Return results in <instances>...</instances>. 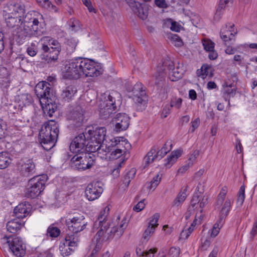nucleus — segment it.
<instances>
[{
  "instance_id": "obj_47",
  "label": "nucleus",
  "mask_w": 257,
  "mask_h": 257,
  "mask_svg": "<svg viewBox=\"0 0 257 257\" xmlns=\"http://www.w3.org/2000/svg\"><path fill=\"white\" fill-rule=\"evenodd\" d=\"M60 230L53 225H50L47 230V234L51 237H57L60 234Z\"/></svg>"
},
{
  "instance_id": "obj_50",
  "label": "nucleus",
  "mask_w": 257,
  "mask_h": 257,
  "mask_svg": "<svg viewBox=\"0 0 257 257\" xmlns=\"http://www.w3.org/2000/svg\"><path fill=\"white\" fill-rule=\"evenodd\" d=\"M187 195L185 192H180L174 201V205L178 206L183 203L186 198Z\"/></svg>"
},
{
  "instance_id": "obj_3",
  "label": "nucleus",
  "mask_w": 257,
  "mask_h": 257,
  "mask_svg": "<svg viewBox=\"0 0 257 257\" xmlns=\"http://www.w3.org/2000/svg\"><path fill=\"white\" fill-rule=\"evenodd\" d=\"M59 133V124L51 120L46 122L39 132V141L43 149L49 151L55 145Z\"/></svg>"
},
{
  "instance_id": "obj_58",
  "label": "nucleus",
  "mask_w": 257,
  "mask_h": 257,
  "mask_svg": "<svg viewBox=\"0 0 257 257\" xmlns=\"http://www.w3.org/2000/svg\"><path fill=\"white\" fill-rule=\"evenodd\" d=\"M227 192V188L224 186L222 188L218 196L217 202L218 203H222L224 201L225 196Z\"/></svg>"
},
{
  "instance_id": "obj_29",
  "label": "nucleus",
  "mask_w": 257,
  "mask_h": 257,
  "mask_svg": "<svg viewBox=\"0 0 257 257\" xmlns=\"http://www.w3.org/2000/svg\"><path fill=\"white\" fill-rule=\"evenodd\" d=\"M185 72L182 64H178V66L169 73V78L172 81H176L181 79Z\"/></svg>"
},
{
  "instance_id": "obj_45",
  "label": "nucleus",
  "mask_w": 257,
  "mask_h": 257,
  "mask_svg": "<svg viewBox=\"0 0 257 257\" xmlns=\"http://www.w3.org/2000/svg\"><path fill=\"white\" fill-rule=\"evenodd\" d=\"M161 65L158 66L161 67V68H164L165 69L167 68L170 71H173V69H175L174 62L171 61L169 57L163 59L162 60Z\"/></svg>"
},
{
  "instance_id": "obj_19",
  "label": "nucleus",
  "mask_w": 257,
  "mask_h": 257,
  "mask_svg": "<svg viewBox=\"0 0 257 257\" xmlns=\"http://www.w3.org/2000/svg\"><path fill=\"white\" fill-rule=\"evenodd\" d=\"M102 191V188L98 186V183H90L85 189V194L88 200L93 201L100 196Z\"/></svg>"
},
{
  "instance_id": "obj_49",
  "label": "nucleus",
  "mask_w": 257,
  "mask_h": 257,
  "mask_svg": "<svg viewBox=\"0 0 257 257\" xmlns=\"http://www.w3.org/2000/svg\"><path fill=\"white\" fill-rule=\"evenodd\" d=\"M38 46L35 43H32L27 49V54L31 57L35 56L38 53Z\"/></svg>"
},
{
  "instance_id": "obj_17",
  "label": "nucleus",
  "mask_w": 257,
  "mask_h": 257,
  "mask_svg": "<svg viewBox=\"0 0 257 257\" xmlns=\"http://www.w3.org/2000/svg\"><path fill=\"white\" fill-rule=\"evenodd\" d=\"M46 32V28L43 27L41 24L39 23L34 24L32 25V28H29L24 33L21 34L20 32H18L17 36L18 37H21L22 38H24L27 36H40Z\"/></svg>"
},
{
  "instance_id": "obj_55",
  "label": "nucleus",
  "mask_w": 257,
  "mask_h": 257,
  "mask_svg": "<svg viewBox=\"0 0 257 257\" xmlns=\"http://www.w3.org/2000/svg\"><path fill=\"white\" fill-rule=\"evenodd\" d=\"M39 5L45 9H50L55 7L54 6L49 0H36Z\"/></svg>"
},
{
  "instance_id": "obj_23",
  "label": "nucleus",
  "mask_w": 257,
  "mask_h": 257,
  "mask_svg": "<svg viewBox=\"0 0 257 257\" xmlns=\"http://www.w3.org/2000/svg\"><path fill=\"white\" fill-rule=\"evenodd\" d=\"M88 143L85 148V152L91 153L97 152L98 154H103V149L101 147L102 145L97 141H93L87 138Z\"/></svg>"
},
{
  "instance_id": "obj_52",
  "label": "nucleus",
  "mask_w": 257,
  "mask_h": 257,
  "mask_svg": "<svg viewBox=\"0 0 257 257\" xmlns=\"http://www.w3.org/2000/svg\"><path fill=\"white\" fill-rule=\"evenodd\" d=\"M202 44L204 50L206 51H210L214 49V43L210 40H204Z\"/></svg>"
},
{
  "instance_id": "obj_11",
  "label": "nucleus",
  "mask_w": 257,
  "mask_h": 257,
  "mask_svg": "<svg viewBox=\"0 0 257 257\" xmlns=\"http://www.w3.org/2000/svg\"><path fill=\"white\" fill-rule=\"evenodd\" d=\"M120 94L116 92H112L103 99L101 98L99 101V106L109 107L113 110H118L121 104L120 99L116 100V97L120 98Z\"/></svg>"
},
{
  "instance_id": "obj_14",
  "label": "nucleus",
  "mask_w": 257,
  "mask_h": 257,
  "mask_svg": "<svg viewBox=\"0 0 257 257\" xmlns=\"http://www.w3.org/2000/svg\"><path fill=\"white\" fill-rule=\"evenodd\" d=\"M130 117L125 113H117L112 118V122L115 124L114 130L117 132L125 131L130 123Z\"/></svg>"
},
{
  "instance_id": "obj_13",
  "label": "nucleus",
  "mask_w": 257,
  "mask_h": 257,
  "mask_svg": "<svg viewBox=\"0 0 257 257\" xmlns=\"http://www.w3.org/2000/svg\"><path fill=\"white\" fill-rule=\"evenodd\" d=\"M87 140V135L84 134V133H80L76 136L70 145V151L73 153L85 152Z\"/></svg>"
},
{
  "instance_id": "obj_32",
  "label": "nucleus",
  "mask_w": 257,
  "mask_h": 257,
  "mask_svg": "<svg viewBox=\"0 0 257 257\" xmlns=\"http://www.w3.org/2000/svg\"><path fill=\"white\" fill-rule=\"evenodd\" d=\"M183 151L181 150H177L171 153V155L168 156L165 159L166 163L164 164L167 168H170L172 165L176 162L177 159L179 157Z\"/></svg>"
},
{
  "instance_id": "obj_48",
  "label": "nucleus",
  "mask_w": 257,
  "mask_h": 257,
  "mask_svg": "<svg viewBox=\"0 0 257 257\" xmlns=\"http://www.w3.org/2000/svg\"><path fill=\"white\" fill-rule=\"evenodd\" d=\"M224 223H220L219 220H217V222L214 224L211 232V237L216 236L219 232L220 228L222 227Z\"/></svg>"
},
{
  "instance_id": "obj_6",
  "label": "nucleus",
  "mask_w": 257,
  "mask_h": 257,
  "mask_svg": "<svg viewBox=\"0 0 257 257\" xmlns=\"http://www.w3.org/2000/svg\"><path fill=\"white\" fill-rule=\"evenodd\" d=\"M47 179L48 177L46 175L35 176L30 179L26 188V197L30 198L38 197L44 190Z\"/></svg>"
},
{
  "instance_id": "obj_42",
  "label": "nucleus",
  "mask_w": 257,
  "mask_h": 257,
  "mask_svg": "<svg viewBox=\"0 0 257 257\" xmlns=\"http://www.w3.org/2000/svg\"><path fill=\"white\" fill-rule=\"evenodd\" d=\"M100 116L104 119L109 118L113 113H115L117 110H113L110 107L99 106Z\"/></svg>"
},
{
  "instance_id": "obj_21",
  "label": "nucleus",
  "mask_w": 257,
  "mask_h": 257,
  "mask_svg": "<svg viewBox=\"0 0 257 257\" xmlns=\"http://www.w3.org/2000/svg\"><path fill=\"white\" fill-rule=\"evenodd\" d=\"M32 206L28 202L20 203L14 210V213L18 219H23L30 214Z\"/></svg>"
},
{
  "instance_id": "obj_1",
  "label": "nucleus",
  "mask_w": 257,
  "mask_h": 257,
  "mask_svg": "<svg viewBox=\"0 0 257 257\" xmlns=\"http://www.w3.org/2000/svg\"><path fill=\"white\" fill-rule=\"evenodd\" d=\"M100 74L93 61L81 57L70 60L66 65V76L69 79H78L82 76L95 77Z\"/></svg>"
},
{
  "instance_id": "obj_25",
  "label": "nucleus",
  "mask_w": 257,
  "mask_h": 257,
  "mask_svg": "<svg viewBox=\"0 0 257 257\" xmlns=\"http://www.w3.org/2000/svg\"><path fill=\"white\" fill-rule=\"evenodd\" d=\"M131 147V145L127 140L122 137L118 138L115 148L117 149V150L118 152L120 151L119 152L123 153L124 157L127 156V158L129 157V153L127 151Z\"/></svg>"
},
{
  "instance_id": "obj_24",
  "label": "nucleus",
  "mask_w": 257,
  "mask_h": 257,
  "mask_svg": "<svg viewBox=\"0 0 257 257\" xmlns=\"http://www.w3.org/2000/svg\"><path fill=\"white\" fill-rule=\"evenodd\" d=\"M11 80L9 70L4 67H0V85L7 88L10 85Z\"/></svg>"
},
{
  "instance_id": "obj_31",
  "label": "nucleus",
  "mask_w": 257,
  "mask_h": 257,
  "mask_svg": "<svg viewBox=\"0 0 257 257\" xmlns=\"http://www.w3.org/2000/svg\"><path fill=\"white\" fill-rule=\"evenodd\" d=\"M18 219L16 218L8 222L7 223V228L8 231L15 233L21 229L23 224L20 222Z\"/></svg>"
},
{
  "instance_id": "obj_41",
  "label": "nucleus",
  "mask_w": 257,
  "mask_h": 257,
  "mask_svg": "<svg viewBox=\"0 0 257 257\" xmlns=\"http://www.w3.org/2000/svg\"><path fill=\"white\" fill-rule=\"evenodd\" d=\"M172 145L171 142L167 141L161 149L157 151V156H158L159 159L164 157L171 150Z\"/></svg>"
},
{
  "instance_id": "obj_9",
  "label": "nucleus",
  "mask_w": 257,
  "mask_h": 257,
  "mask_svg": "<svg viewBox=\"0 0 257 257\" xmlns=\"http://www.w3.org/2000/svg\"><path fill=\"white\" fill-rule=\"evenodd\" d=\"M133 99L138 107L141 110L144 109L147 101L148 96L141 83H137L132 90Z\"/></svg>"
},
{
  "instance_id": "obj_54",
  "label": "nucleus",
  "mask_w": 257,
  "mask_h": 257,
  "mask_svg": "<svg viewBox=\"0 0 257 257\" xmlns=\"http://www.w3.org/2000/svg\"><path fill=\"white\" fill-rule=\"evenodd\" d=\"M160 217V214L158 213H155L152 217V219L150 220L148 226L154 227L155 229L158 225V220Z\"/></svg>"
},
{
  "instance_id": "obj_33",
  "label": "nucleus",
  "mask_w": 257,
  "mask_h": 257,
  "mask_svg": "<svg viewBox=\"0 0 257 257\" xmlns=\"http://www.w3.org/2000/svg\"><path fill=\"white\" fill-rule=\"evenodd\" d=\"M71 244L72 247L75 248L78 246L79 242V237L77 232L69 231L67 232L65 237V241Z\"/></svg>"
},
{
  "instance_id": "obj_46",
  "label": "nucleus",
  "mask_w": 257,
  "mask_h": 257,
  "mask_svg": "<svg viewBox=\"0 0 257 257\" xmlns=\"http://www.w3.org/2000/svg\"><path fill=\"white\" fill-rule=\"evenodd\" d=\"M198 75L202 76L203 78L207 76L211 77L212 75L211 68L208 65H203L201 68L200 73H198Z\"/></svg>"
},
{
  "instance_id": "obj_38",
  "label": "nucleus",
  "mask_w": 257,
  "mask_h": 257,
  "mask_svg": "<svg viewBox=\"0 0 257 257\" xmlns=\"http://www.w3.org/2000/svg\"><path fill=\"white\" fill-rule=\"evenodd\" d=\"M220 35L225 45L233 44L235 41L234 34L231 33L230 31H226L224 32L221 31Z\"/></svg>"
},
{
  "instance_id": "obj_53",
  "label": "nucleus",
  "mask_w": 257,
  "mask_h": 257,
  "mask_svg": "<svg viewBox=\"0 0 257 257\" xmlns=\"http://www.w3.org/2000/svg\"><path fill=\"white\" fill-rule=\"evenodd\" d=\"M245 199V186L242 185L240 187L239 191L238 192V196L237 198V202L240 205H242L244 202Z\"/></svg>"
},
{
  "instance_id": "obj_26",
  "label": "nucleus",
  "mask_w": 257,
  "mask_h": 257,
  "mask_svg": "<svg viewBox=\"0 0 257 257\" xmlns=\"http://www.w3.org/2000/svg\"><path fill=\"white\" fill-rule=\"evenodd\" d=\"M77 89L73 86H69L63 89L60 94V98L65 101L72 100L77 92Z\"/></svg>"
},
{
  "instance_id": "obj_63",
  "label": "nucleus",
  "mask_w": 257,
  "mask_h": 257,
  "mask_svg": "<svg viewBox=\"0 0 257 257\" xmlns=\"http://www.w3.org/2000/svg\"><path fill=\"white\" fill-rule=\"evenodd\" d=\"M145 199H143L139 202L138 204L134 207L133 210L138 212L142 211L145 207Z\"/></svg>"
},
{
  "instance_id": "obj_51",
  "label": "nucleus",
  "mask_w": 257,
  "mask_h": 257,
  "mask_svg": "<svg viewBox=\"0 0 257 257\" xmlns=\"http://www.w3.org/2000/svg\"><path fill=\"white\" fill-rule=\"evenodd\" d=\"M161 178L159 177V175H156L152 179V180L149 183L148 188L149 189H155L156 187L159 185L160 182Z\"/></svg>"
},
{
  "instance_id": "obj_8",
  "label": "nucleus",
  "mask_w": 257,
  "mask_h": 257,
  "mask_svg": "<svg viewBox=\"0 0 257 257\" xmlns=\"http://www.w3.org/2000/svg\"><path fill=\"white\" fill-rule=\"evenodd\" d=\"M69 231L80 232L83 231L87 225L85 217L81 214H76L72 218L65 220Z\"/></svg>"
},
{
  "instance_id": "obj_15",
  "label": "nucleus",
  "mask_w": 257,
  "mask_h": 257,
  "mask_svg": "<svg viewBox=\"0 0 257 257\" xmlns=\"http://www.w3.org/2000/svg\"><path fill=\"white\" fill-rule=\"evenodd\" d=\"M25 12V6L20 3H11L7 5L3 11V15L22 17Z\"/></svg>"
},
{
  "instance_id": "obj_64",
  "label": "nucleus",
  "mask_w": 257,
  "mask_h": 257,
  "mask_svg": "<svg viewBox=\"0 0 257 257\" xmlns=\"http://www.w3.org/2000/svg\"><path fill=\"white\" fill-rule=\"evenodd\" d=\"M257 234V220L254 222L252 229L250 232V239L253 240Z\"/></svg>"
},
{
  "instance_id": "obj_10",
  "label": "nucleus",
  "mask_w": 257,
  "mask_h": 257,
  "mask_svg": "<svg viewBox=\"0 0 257 257\" xmlns=\"http://www.w3.org/2000/svg\"><path fill=\"white\" fill-rule=\"evenodd\" d=\"M85 110L80 105L74 107L67 114V119L72 121L75 127H79L82 125L84 120Z\"/></svg>"
},
{
  "instance_id": "obj_40",
  "label": "nucleus",
  "mask_w": 257,
  "mask_h": 257,
  "mask_svg": "<svg viewBox=\"0 0 257 257\" xmlns=\"http://www.w3.org/2000/svg\"><path fill=\"white\" fill-rule=\"evenodd\" d=\"M61 51H57L56 50H50L48 53H46L45 60L48 63H51L52 62H56L58 59V56Z\"/></svg>"
},
{
  "instance_id": "obj_39",
  "label": "nucleus",
  "mask_w": 257,
  "mask_h": 257,
  "mask_svg": "<svg viewBox=\"0 0 257 257\" xmlns=\"http://www.w3.org/2000/svg\"><path fill=\"white\" fill-rule=\"evenodd\" d=\"M157 149L156 147L154 146L147 153L144 159L146 162V165H148L149 164L152 163L155 159L159 158L158 156H157Z\"/></svg>"
},
{
  "instance_id": "obj_56",
  "label": "nucleus",
  "mask_w": 257,
  "mask_h": 257,
  "mask_svg": "<svg viewBox=\"0 0 257 257\" xmlns=\"http://www.w3.org/2000/svg\"><path fill=\"white\" fill-rule=\"evenodd\" d=\"M195 158L196 157L195 155H191V157L188 160V162L187 163V164L179 168L178 169V172L183 173L185 171H186L189 168V167L190 166H192L193 164V161H192V159H193L194 160Z\"/></svg>"
},
{
  "instance_id": "obj_44",
  "label": "nucleus",
  "mask_w": 257,
  "mask_h": 257,
  "mask_svg": "<svg viewBox=\"0 0 257 257\" xmlns=\"http://www.w3.org/2000/svg\"><path fill=\"white\" fill-rule=\"evenodd\" d=\"M136 173V170L135 168H132L124 176L123 183L125 186H128L131 180L135 177Z\"/></svg>"
},
{
  "instance_id": "obj_12",
  "label": "nucleus",
  "mask_w": 257,
  "mask_h": 257,
  "mask_svg": "<svg viewBox=\"0 0 257 257\" xmlns=\"http://www.w3.org/2000/svg\"><path fill=\"white\" fill-rule=\"evenodd\" d=\"M17 169L24 177H29L35 173V164L32 159H22L17 163Z\"/></svg>"
},
{
  "instance_id": "obj_43",
  "label": "nucleus",
  "mask_w": 257,
  "mask_h": 257,
  "mask_svg": "<svg viewBox=\"0 0 257 257\" xmlns=\"http://www.w3.org/2000/svg\"><path fill=\"white\" fill-rule=\"evenodd\" d=\"M229 2V0H220L219 4L217 8L216 13L214 15V19L219 20L222 14V10L225 7L226 5Z\"/></svg>"
},
{
  "instance_id": "obj_4",
  "label": "nucleus",
  "mask_w": 257,
  "mask_h": 257,
  "mask_svg": "<svg viewBox=\"0 0 257 257\" xmlns=\"http://www.w3.org/2000/svg\"><path fill=\"white\" fill-rule=\"evenodd\" d=\"M35 93L39 98L41 104H45L49 116L55 111L56 106L52 102L53 90L51 84L46 81L39 83L35 88Z\"/></svg>"
},
{
  "instance_id": "obj_37",
  "label": "nucleus",
  "mask_w": 257,
  "mask_h": 257,
  "mask_svg": "<svg viewBox=\"0 0 257 257\" xmlns=\"http://www.w3.org/2000/svg\"><path fill=\"white\" fill-rule=\"evenodd\" d=\"M75 249V248L71 246V244L65 241L61 243L59 246L60 253L63 256L69 255L74 251Z\"/></svg>"
},
{
  "instance_id": "obj_7",
  "label": "nucleus",
  "mask_w": 257,
  "mask_h": 257,
  "mask_svg": "<svg viewBox=\"0 0 257 257\" xmlns=\"http://www.w3.org/2000/svg\"><path fill=\"white\" fill-rule=\"evenodd\" d=\"M9 245V248L16 257H23L26 254V246L18 237L5 236L3 238Z\"/></svg>"
},
{
  "instance_id": "obj_62",
  "label": "nucleus",
  "mask_w": 257,
  "mask_h": 257,
  "mask_svg": "<svg viewBox=\"0 0 257 257\" xmlns=\"http://www.w3.org/2000/svg\"><path fill=\"white\" fill-rule=\"evenodd\" d=\"M201 197V195H200L198 193H195L191 201V205L193 207H195L196 205L200 202Z\"/></svg>"
},
{
  "instance_id": "obj_5",
  "label": "nucleus",
  "mask_w": 257,
  "mask_h": 257,
  "mask_svg": "<svg viewBox=\"0 0 257 257\" xmlns=\"http://www.w3.org/2000/svg\"><path fill=\"white\" fill-rule=\"evenodd\" d=\"M75 154L70 160L71 167L74 170L83 171L94 166L95 156L93 154L86 152Z\"/></svg>"
},
{
  "instance_id": "obj_61",
  "label": "nucleus",
  "mask_w": 257,
  "mask_h": 257,
  "mask_svg": "<svg viewBox=\"0 0 257 257\" xmlns=\"http://www.w3.org/2000/svg\"><path fill=\"white\" fill-rule=\"evenodd\" d=\"M155 229L154 227L148 226L147 228L144 231L143 236L144 239L148 240L151 235L154 233Z\"/></svg>"
},
{
  "instance_id": "obj_20",
  "label": "nucleus",
  "mask_w": 257,
  "mask_h": 257,
  "mask_svg": "<svg viewBox=\"0 0 257 257\" xmlns=\"http://www.w3.org/2000/svg\"><path fill=\"white\" fill-rule=\"evenodd\" d=\"M3 17L5 19V23L7 26L10 28H16L18 32H20L21 34L23 33L22 31V25L23 21L22 19V17L20 16H7L6 15H3ZM17 33H16V35Z\"/></svg>"
},
{
  "instance_id": "obj_60",
  "label": "nucleus",
  "mask_w": 257,
  "mask_h": 257,
  "mask_svg": "<svg viewBox=\"0 0 257 257\" xmlns=\"http://www.w3.org/2000/svg\"><path fill=\"white\" fill-rule=\"evenodd\" d=\"M50 50H56L61 51V46L60 43L56 40L52 38Z\"/></svg>"
},
{
  "instance_id": "obj_34",
  "label": "nucleus",
  "mask_w": 257,
  "mask_h": 257,
  "mask_svg": "<svg viewBox=\"0 0 257 257\" xmlns=\"http://www.w3.org/2000/svg\"><path fill=\"white\" fill-rule=\"evenodd\" d=\"M12 159L11 155L8 152H2L0 153V169H4L8 168L12 163Z\"/></svg>"
},
{
  "instance_id": "obj_28",
  "label": "nucleus",
  "mask_w": 257,
  "mask_h": 257,
  "mask_svg": "<svg viewBox=\"0 0 257 257\" xmlns=\"http://www.w3.org/2000/svg\"><path fill=\"white\" fill-rule=\"evenodd\" d=\"M39 23L38 20L33 16L32 14L28 13L24 17L23 21L22 31L23 33L29 29L31 25Z\"/></svg>"
},
{
  "instance_id": "obj_36",
  "label": "nucleus",
  "mask_w": 257,
  "mask_h": 257,
  "mask_svg": "<svg viewBox=\"0 0 257 257\" xmlns=\"http://www.w3.org/2000/svg\"><path fill=\"white\" fill-rule=\"evenodd\" d=\"M166 73L164 68L157 67L156 72L153 75V78L156 85H160L164 80Z\"/></svg>"
},
{
  "instance_id": "obj_27",
  "label": "nucleus",
  "mask_w": 257,
  "mask_h": 257,
  "mask_svg": "<svg viewBox=\"0 0 257 257\" xmlns=\"http://www.w3.org/2000/svg\"><path fill=\"white\" fill-rule=\"evenodd\" d=\"M230 208L231 201L229 199H227L225 201L219 212L218 220L220 221L221 224L225 223V218L228 215Z\"/></svg>"
},
{
  "instance_id": "obj_30",
  "label": "nucleus",
  "mask_w": 257,
  "mask_h": 257,
  "mask_svg": "<svg viewBox=\"0 0 257 257\" xmlns=\"http://www.w3.org/2000/svg\"><path fill=\"white\" fill-rule=\"evenodd\" d=\"M52 40V38L45 36L42 37L37 43L38 46L40 47V49L42 51L43 53H48L50 49V47Z\"/></svg>"
},
{
  "instance_id": "obj_18",
  "label": "nucleus",
  "mask_w": 257,
  "mask_h": 257,
  "mask_svg": "<svg viewBox=\"0 0 257 257\" xmlns=\"http://www.w3.org/2000/svg\"><path fill=\"white\" fill-rule=\"evenodd\" d=\"M106 131L105 127H97L94 130H89L86 135L87 138H90V140L102 144L105 139Z\"/></svg>"
},
{
  "instance_id": "obj_35",
  "label": "nucleus",
  "mask_w": 257,
  "mask_h": 257,
  "mask_svg": "<svg viewBox=\"0 0 257 257\" xmlns=\"http://www.w3.org/2000/svg\"><path fill=\"white\" fill-rule=\"evenodd\" d=\"M118 138H113L109 140V142L105 139V143L102 144L101 146L103 149V155H106L107 153H109L110 151H112V149L114 150V149L115 148Z\"/></svg>"
},
{
  "instance_id": "obj_16",
  "label": "nucleus",
  "mask_w": 257,
  "mask_h": 257,
  "mask_svg": "<svg viewBox=\"0 0 257 257\" xmlns=\"http://www.w3.org/2000/svg\"><path fill=\"white\" fill-rule=\"evenodd\" d=\"M129 6L133 11L142 20L147 19L148 16L149 7L145 3H141L134 0L129 3Z\"/></svg>"
},
{
  "instance_id": "obj_59",
  "label": "nucleus",
  "mask_w": 257,
  "mask_h": 257,
  "mask_svg": "<svg viewBox=\"0 0 257 257\" xmlns=\"http://www.w3.org/2000/svg\"><path fill=\"white\" fill-rule=\"evenodd\" d=\"M117 149H114L112 150V151H110L109 153H110L109 158L111 159H117V158H119L120 156H122V153L118 152V151L117 150Z\"/></svg>"
},
{
  "instance_id": "obj_57",
  "label": "nucleus",
  "mask_w": 257,
  "mask_h": 257,
  "mask_svg": "<svg viewBox=\"0 0 257 257\" xmlns=\"http://www.w3.org/2000/svg\"><path fill=\"white\" fill-rule=\"evenodd\" d=\"M182 102V99L181 98H174L171 101L170 107H175L176 108L179 109L181 107Z\"/></svg>"
},
{
  "instance_id": "obj_22",
  "label": "nucleus",
  "mask_w": 257,
  "mask_h": 257,
  "mask_svg": "<svg viewBox=\"0 0 257 257\" xmlns=\"http://www.w3.org/2000/svg\"><path fill=\"white\" fill-rule=\"evenodd\" d=\"M32 96L28 93H23L18 95V101L15 107H18V110L13 111L11 110L13 114L19 113L21 112L23 108L27 105H29L32 102Z\"/></svg>"
},
{
  "instance_id": "obj_2",
  "label": "nucleus",
  "mask_w": 257,
  "mask_h": 257,
  "mask_svg": "<svg viewBox=\"0 0 257 257\" xmlns=\"http://www.w3.org/2000/svg\"><path fill=\"white\" fill-rule=\"evenodd\" d=\"M105 207L103 210H101L98 216L97 219L94 222L93 229H96L100 227V229L97 231L95 235V238L97 242L99 241L100 238L103 237V239H110L115 237L116 239L119 238L123 233L124 229L127 226L125 222L122 221L119 226H113L110 228L109 221L106 219L108 215L107 211Z\"/></svg>"
}]
</instances>
